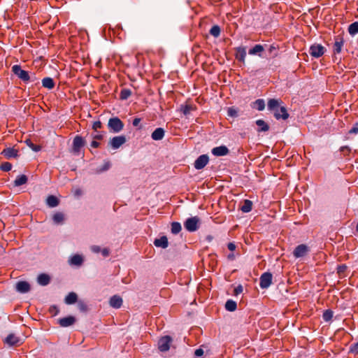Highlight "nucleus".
Wrapping results in <instances>:
<instances>
[{"label": "nucleus", "instance_id": "f257e3e1", "mask_svg": "<svg viewBox=\"0 0 358 358\" xmlns=\"http://www.w3.org/2000/svg\"><path fill=\"white\" fill-rule=\"evenodd\" d=\"M267 109L273 114L277 120H286L289 114L285 107L281 106V101L275 99H270L267 103Z\"/></svg>", "mask_w": 358, "mask_h": 358}, {"label": "nucleus", "instance_id": "f03ea898", "mask_svg": "<svg viewBox=\"0 0 358 358\" xmlns=\"http://www.w3.org/2000/svg\"><path fill=\"white\" fill-rule=\"evenodd\" d=\"M123 122L117 117H113L109 119L108 122V127L112 133H119L124 128Z\"/></svg>", "mask_w": 358, "mask_h": 358}, {"label": "nucleus", "instance_id": "7ed1b4c3", "mask_svg": "<svg viewBox=\"0 0 358 358\" xmlns=\"http://www.w3.org/2000/svg\"><path fill=\"white\" fill-rule=\"evenodd\" d=\"M12 72L24 83H27L31 80L28 71L22 69L20 65L15 64L12 66Z\"/></svg>", "mask_w": 358, "mask_h": 358}, {"label": "nucleus", "instance_id": "20e7f679", "mask_svg": "<svg viewBox=\"0 0 358 358\" xmlns=\"http://www.w3.org/2000/svg\"><path fill=\"white\" fill-rule=\"evenodd\" d=\"M200 220L197 216L192 217L184 222L185 228L190 232L196 231L199 227Z\"/></svg>", "mask_w": 358, "mask_h": 358}, {"label": "nucleus", "instance_id": "39448f33", "mask_svg": "<svg viewBox=\"0 0 358 358\" xmlns=\"http://www.w3.org/2000/svg\"><path fill=\"white\" fill-rule=\"evenodd\" d=\"M173 339L170 336H164L158 341V349L161 352H167L171 347Z\"/></svg>", "mask_w": 358, "mask_h": 358}, {"label": "nucleus", "instance_id": "423d86ee", "mask_svg": "<svg viewBox=\"0 0 358 358\" xmlns=\"http://www.w3.org/2000/svg\"><path fill=\"white\" fill-rule=\"evenodd\" d=\"M325 52V48L321 44L315 43L309 48V54L311 57L319 58L322 57Z\"/></svg>", "mask_w": 358, "mask_h": 358}, {"label": "nucleus", "instance_id": "0eeeda50", "mask_svg": "<svg viewBox=\"0 0 358 358\" xmlns=\"http://www.w3.org/2000/svg\"><path fill=\"white\" fill-rule=\"evenodd\" d=\"M85 145V139L81 136H76L73 140L72 152L74 154L78 155L80 152L81 148L84 147Z\"/></svg>", "mask_w": 358, "mask_h": 358}, {"label": "nucleus", "instance_id": "6e6552de", "mask_svg": "<svg viewBox=\"0 0 358 358\" xmlns=\"http://www.w3.org/2000/svg\"><path fill=\"white\" fill-rule=\"evenodd\" d=\"M310 252V248L306 244L299 245L293 251V255L296 258H301L306 256Z\"/></svg>", "mask_w": 358, "mask_h": 358}, {"label": "nucleus", "instance_id": "1a4fd4ad", "mask_svg": "<svg viewBox=\"0 0 358 358\" xmlns=\"http://www.w3.org/2000/svg\"><path fill=\"white\" fill-rule=\"evenodd\" d=\"M127 141V138L124 135L116 136L110 139L108 145L113 149H118Z\"/></svg>", "mask_w": 358, "mask_h": 358}, {"label": "nucleus", "instance_id": "9d476101", "mask_svg": "<svg viewBox=\"0 0 358 358\" xmlns=\"http://www.w3.org/2000/svg\"><path fill=\"white\" fill-rule=\"evenodd\" d=\"M273 275L270 272L262 273L259 278V286L262 289H267L271 284Z\"/></svg>", "mask_w": 358, "mask_h": 358}, {"label": "nucleus", "instance_id": "9b49d317", "mask_svg": "<svg viewBox=\"0 0 358 358\" xmlns=\"http://www.w3.org/2000/svg\"><path fill=\"white\" fill-rule=\"evenodd\" d=\"M209 162L207 155H200L194 162V166L196 169L200 170L203 169Z\"/></svg>", "mask_w": 358, "mask_h": 358}, {"label": "nucleus", "instance_id": "f8f14e48", "mask_svg": "<svg viewBox=\"0 0 358 358\" xmlns=\"http://www.w3.org/2000/svg\"><path fill=\"white\" fill-rule=\"evenodd\" d=\"M4 343L9 346H18L22 343L20 338L13 334H8Z\"/></svg>", "mask_w": 358, "mask_h": 358}, {"label": "nucleus", "instance_id": "ddd939ff", "mask_svg": "<svg viewBox=\"0 0 358 358\" xmlns=\"http://www.w3.org/2000/svg\"><path fill=\"white\" fill-rule=\"evenodd\" d=\"M344 45V39L341 36L335 37V41L333 46V51L334 54H339L341 52L342 48Z\"/></svg>", "mask_w": 358, "mask_h": 358}, {"label": "nucleus", "instance_id": "4468645a", "mask_svg": "<svg viewBox=\"0 0 358 358\" xmlns=\"http://www.w3.org/2000/svg\"><path fill=\"white\" fill-rule=\"evenodd\" d=\"M18 152V150L15 148H6L3 150L1 155L6 159H10L11 158H17L19 156Z\"/></svg>", "mask_w": 358, "mask_h": 358}, {"label": "nucleus", "instance_id": "2eb2a0df", "mask_svg": "<svg viewBox=\"0 0 358 358\" xmlns=\"http://www.w3.org/2000/svg\"><path fill=\"white\" fill-rule=\"evenodd\" d=\"M212 154L214 156L222 157L225 156L229 154V150L225 145H220L218 147H215L211 150Z\"/></svg>", "mask_w": 358, "mask_h": 358}, {"label": "nucleus", "instance_id": "dca6fc26", "mask_svg": "<svg viewBox=\"0 0 358 358\" xmlns=\"http://www.w3.org/2000/svg\"><path fill=\"white\" fill-rule=\"evenodd\" d=\"M76 322V318L73 316H67L59 319L58 324L62 327H68L73 325Z\"/></svg>", "mask_w": 358, "mask_h": 358}, {"label": "nucleus", "instance_id": "f3484780", "mask_svg": "<svg viewBox=\"0 0 358 358\" xmlns=\"http://www.w3.org/2000/svg\"><path fill=\"white\" fill-rule=\"evenodd\" d=\"M16 290L20 293H27L30 290V285L27 281H19L16 283Z\"/></svg>", "mask_w": 358, "mask_h": 358}, {"label": "nucleus", "instance_id": "a211bd4d", "mask_svg": "<svg viewBox=\"0 0 358 358\" xmlns=\"http://www.w3.org/2000/svg\"><path fill=\"white\" fill-rule=\"evenodd\" d=\"M246 50L244 47H238L236 49V59L243 63L245 62Z\"/></svg>", "mask_w": 358, "mask_h": 358}, {"label": "nucleus", "instance_id": "6ab92c4d", "mask_svg": "<svg viewBox=\"0 0 358 358\" xmlns=\"http://www.w3.org/2000/svg\"><path fill=\"white\" fill-rule=\"evenodd\" d=\"M110 306L114 308H119L122 305V299L117 295H114L110 299Z\"/></svg>", "mask_w": 358, "mask_h": 358}, {"label": "nucleus", "instance_id": "aec40b11", "mask_svg": "<svg viewBox=\"0 0 358 358\" xmlns=\"http://www.w3.org/2000/svg\"><path fill=\"white\" fill-rule=\"evenodd\" d=\"M165 134V131L163 128H157L151 134V137L155 141L162 140Z\"/></svg>", "mask_w": 358, "mask_h": 358}, {"label": "nucleus", "instance_id": "412c9836", "mask_svg": "<svg viewBox=\"0 0 358 358\" xmlns=\"http://www.w3.org/2000/svg\"><path fill=\"white\" fill-rule=\"evenodd\" d=\"M154 245L158 248H166L169 245V242L166 236H164L160 237L159 238H156L154 241Z\"/></svg>", "mask_w": 358, "mask_h": 358}, {"label": "nucleus", "instance_id": "4be33fe9", "mask_svg": "<svg viewBox=\"0 0 358 358\" xmlns=\"http://www.w3.org/2000/svg\"><path fill=\"white\" fill-rule=\"evenodd\" d=\"M255 123L257 126V131L258 132H265L269 130V125L264 120H257Z\"/></svg>", "mask_w": 358, "mask_h": 358}, {"label": "nucleus", "instance_id": "5701e85b", "mask_svg": "<svg viewBox=\"0 0 358 358\" xmlns=\"http://www.w3.org/2000/svg\"><path fill=\"white\" fill-rule=\"evenodd\" d=\"M37 282L40 285H48L50 282V276L46 273H41L37 278Z\"/></svg>", "mask_w": 358, "mask_h": 358}, {"label": "nucleus", "instance_id": "b1692460", "mask_svg": "<svg viewBox=\"0 0 358 358\" xmlns=\"http://www.w3.org/2000/svg\"><path fill=\"white\" fill-rule=\"evenodd\" d=\"M77 301H78V296L75 292H73L69 293L64 299L65 303H66L68 305L73 304L76 302H77Z\"/></svg>", "mask_w": 358, "mask_h": 358}, {"label": "nucleus", "instance_id": "393cba45", "mask_svg": "<svg viewBox=\"0 0 358 358\" xmlns=\"http://www.w3.org/2000/svg\"><path fill=\"white\" fill-rule=\"evenodd\" d=\"M55 82L52 78L46 77L42 80V85L48 90H52L55 87Z\"/></svg>", "mask_w": 358, "mask_h": 358}, {"label": "nucleus", "instance_id": "a878e982", "mask_svg": "<svg viewBox=\"0 0 358 358\" xmlns=\"http://www.w3.org/2000/svg\"><path fill=\"white\" fill-rule=\"evenodd\" d=\"M83 262V258L80 255H74L69 260L71 265L80 266Z\"/></svg>", "mask_w": 358, "mask_h": 358}, {"label": "nucleus", "instance_id": "bb28decb", "mask_svg": "<svg viewBox=\"0 0 358 358\" xmlns=\"http://www.w3.org/2000/svg\"><path fill=\"white\" fill-rule=\"evenodd\" d=\"M47 205L50 208L56 207L59 205V199L53 195L48 196L46 199Z\"/></svg>", "mask_w": 358, "mask_h": 358}, {"label": "nucleus", "instance_id": "cd10ccee", "mask_svg": "<svg viewBox=\"0 0 358 358\" xmlns=\"http://www.w3.org/2000/svg\"><path fill=\"white\" fill-rule=\"evenodd\" d=\"M252 107L259 111H262L265 108V102L262 99H257L252 103Z\"/></svg>", "mask_w": 358, "mask_h": 358}, {"label": "nucleus", "instance_id": "c85d7f7f", "mask_svg": "<svg viewBox=\"0 0 358 358\" xmlns=\"http://www.w3.org/2000/svg\"><path fill=\"white\" fill-rule=\"evenodd\" d=\"M52 220L56 224H62L64 221V215L63 213L57 212L53 215Z\"/></svg>", "mask_w": 358, "mask_h": 358}, {"label": "nucleus", "instance_id": "c756f323", "mask_svg": "<svg viewBox=\"0 0 358 358\" xmlns=\"http://www.w3.org/2000/svg\"><path fill=\"white\" fill-rule=\"evenodd\" d=\"M28 178L27 176L22 174L18 176L14 180V185L16 187L24 185L27 182Z\"/></svg>", "mask_w": 358, "mask_h": 358}, {"label": "nucleus", "instance_id": "7c9ffc66", "mask_svg": "<svg viewBox=\"0 0 358 358\" xmlns=\"http://www.w3.org/2000/svg\"><path fill=\"white\" fill-rule=\"evenodd\" d=\"M252 209V202L250 200H244L243 206L241 207V210L243 213H249Z\"/></svg>", "mask_w": 358, "mask_h": 358}, {"label": "nucleus", "instance_id": "2f4dec72", "mask_svg": "<svg viewBox=\"0 0 358 358\" xmlns=\"http://www.w3.org/2000/svg\"><path fill=\"white\" fill-rule=\"evenodd\" d=\"M264 47L263 45L260 44L255 45L252 48L249 50L248 53L250 55H260V53L264 51Z\"/></svg>", "mask_w": 358, "mask_h": 358}, {"label": "nucleus", "instance_id": "473e14b6", "mask_svg": "<svg viewBox=\"0 0 358 358\" xmlns=\"http://www.w3.org/2000/svg\"><path fill=\"white\" fill-rule=\"evenodd\" d=\"M225 308L227 310L230 312L236 310L237 308L236 302L231 299L227 300L225 303Z\"/></svg>", "mask_w": 358, "mask_h": 358}, {"label": "nucleus", "instance_id": "72a5a7b5", "mask_svg": "<svg viewBox=\"0 0 358 358\" xmlns=\"http://www.w3.org/2000/svg\"><path fill=\"white\" fill-rule=\"evenodd\" d=\"M348 32L351 36H355L358 34V22H355L350 24L348 27Z\"/></svg>", "mask_w": 358, "mask_h": 358}, {"label": "nucleus", "instance_id": "f704fd0d", "mask_svg": "<svg viewBox=\"0 0 358 358\" xmlns=\"http://www.w3.org/2000/svg\"><path fill=\"white\" fill-rule=\"evenodd\" d=\"M131 95V91L129 89L124 88L120 91V99L126 100Z\"/></svg>", "mask_w": 358, "mask_h": 358}, {"label": "nucleus", "instance_id": "c9c22d12", "mask_svg": "<svg viewBox=\"0 0 358 358\" xmlns=\"http://www.w3.org/2000/svg\"><path fill=\"white\" fill-rule=\"evenodd\" d=\"M171 233L172 234H177L182 229L181 224L179 222H173L171 224Z\"/></svg>", "mask_w": 358, "mask_h": 358}, {"label": "nucleus", "instance_id": "e433bc0d", "mask_svg": "<svg viewBox=\"0 0 358 358\" xmlns=\"http://www.w3.org/2000/svg\"><path fill=\"white\" fill-rule=\"evenodd\" d=\"M220 27L218 25H214L211 27L209 33L214 37L217 38L220 35Z\"/></svg>", "mask_w": 358, "mask_h": 358}, {"label": "nucleus", "instance_id": "4c0bfd02", "mask_svg": "<svg viewBox=\"0 0 358 358\" xmlns=\"http://www.w3.org/2000/svg\"><path fill=\"white\" fill-rule=\"evenodd\" d=\"M333 317V311L330 309H327L324 311L322 318L325 322H329Z\"/></svg>", "mask_w": 358, "mask_h": 358}, {"label": "nucleus", "instance_id": "58836bf2", "mask_svg": "<svg viewBox=\"0 0 358 358\" xmlns=\"http://www.w3.org/2000/svg\"><path fill=\"white\" fill-rule=\"evenodd\" d=\"M12 169V164L8 162L1 163L0 165V169L3 171L8 172Z\"/></svg>", "mask_w": 358, "mask_h": 358}, {"label": "nucleus", "instance_id": "ea45409f", "mask_svg": "<svg viewBox=\"0 0 358 358\" xmlns=\"http://www.w3.org/2000/svg\"><path fill=\"white\" fill-rule=\"evenodd\" d=\"M25 143L34 151L38 152L41 150V146L34 144L30 139H27Z\"/></svg>", "mask_w": 358, "mask_h": 358}, {"label": "nucleus", "instance_id": "a19ab883", "mask_svg": "<svg viewBox=\"0 0 358 358\" xmlns=\"http://www.w3.org/2000/svg\"><path fill=\"white\" fill-rule=\"evenodd\" d=\"M227 115L232 117H238V110L234 107H229L227 108Z\"/></svg>", "mask_w": 358, "mask_h": 358}, {"label": "nucleus", "instance_id": "79ce46f5", "mask_svg": "<svg viewBox=\"0 0 358 358\" xmlns=\"http://www.w3.org/2000/svg\"><path fill=\"white\" fill-rule=\"evenodd\" d=\"M78 308L80 311L85 313L88 310L87 305L83 301H79L78 304Z\"/></svg>", "mask_w": 358, "mask_h": 358}, {"label": "nucleus", "instance_id": "37998d69", "mask_svg": "<svg viewBox=\"0 0 358 358\" xmlns=\"http://www.w3.org/2000/svg\"><path fill=\"white\" fill-rule=\"evenodd\" d=\"M350 352L354 355H358V342L353 343L350 345Z\"/></svg>", "mask_w": 358, "mask_h": 358}, {"label": "nucleus", "instance_id": "c03bdc74", "mask_svg": "<svg viewBox=\"0 0 358 358\" xmlns=\"http://www.w3.org/2000/svg\"><path fill=\"white\" fill-rule=\"evenodd\" d=\"M49 312L53 315V316H55L57 315L59 312V308H57V306H52L50 307L49 308Z\"/></svg>", "mask_w": 358, "mask_h": 358}, {"label": "nucleus", "instance_id": "a18cd8bd", "mask_svg": "<svg viewBox=\"0 0 358 358\" xmlns=\"http://www.w3.org/2000/svg\"><path fill=\"white\" fill-rule=\"evenodd\" d=\"M191 110H192V107L189 105H185V106H181V111L183 113L184 115L189 114Z\"/></svg>", "mask_w": 358, "mask_h": 358}, {"label": "nucleus", "instance_id": "49530a36", "mask_svg": "<svg viewBox=\"0 0 358 358\" xmlns=\"http://www.w3.org/2000/svg\"><path fill=\"white\" fill-rule=\"evenodd\" d=\"M243 288L241 285H238L234 289V295L237 296L243 292Z\"/></svg>", "mask_w": 358, "mask_h": 358}, {"label": "nucleus", "instance_id": "de8ad7c7", "mask_svg": "<svg viewBox=\"0 0 358 358\" xmlns=\"http://www.w3.org/2000/svg\"><path fill=\"white\" fill-rule=\"evenodd\" d=\"M102 127V123L101 121H95L92 124V129L96 131Z\"/></svg>", "mask_w": 358, "mask_h": 358}, {"label": "nucleus", "instance_id": "09e8293b", "mask_svg": "<svg viewBox=\"0 0 358 358\" xmlns=\"http://www.w3.org/2000/svg\"><path fill=\"white\" fill-rule=\"evenodd\" d=\"M110 167V162L107 161L103 164L102 167L99 169V171L102 172V171H107L108 169H109Z\"/></svg>", "mask_w": 358, "mask_h": 358}, {"label": "nucleus", "instance_id": "8fccbe9b", "mask_svg": "<svg viewBox=\"0 0 358 358\" xmlns=\"http://www.w3.org/2000/svg\"><path fill=\"white\" fill-rule=\"evenodd\" d=\"M340 150L341 152H343V154L345 155H349L351 150L350 148L348 147V146H342L341 148H340Z\"/></svg>", "mask_w": 358, "mask_h": 358}, {"label": "nucleus", "instance_id": "3c124183", "mask_svg": "<svg viewBox=\"0 0 358 358\" xmlns=\"http://www.w3.org/2000/svg\"><path fill=\"white\" fill-rule=\"evenodd\" d=\"M358 133V122L355 123L352 129L349 131V134H357Z\"/></svg>", "mask_w": 358, "mask_h": 358}, {"label": "nucleus", "instance_id": "603ef678", "mask_svg": "<svg viewBox=\"0 0 358 358\" xmlns=\"http://www.w3.org/2000/svg\"><path fill=\"white\" fill-rule=\"evenodd\" d=\"M346 268H347V266L345 264L340 265L338 266L337 272H338V273L341 274V273L345 272Z\"/></svg>", "mask_w": 358, "mask_h": 358}, {"label": "nucleus", "instance_id": "864d4df0", "mask_svg": "<svg viewBox=\"0 0 358 358\" xmlns=\"http://www.w3.org/2000/svg\"><path fill=\"white\" fill-rule=\"evenodd\" d=\"M91 250L94 253H99V252H101V248L98 245H92L91 247Z\"/></svg>", "mask_w": 358, "mask_h": 358}, {"label": "nucleus", "instance_id": "5fc2aeb1", "mask_svg": "<svg viewBox=\"0 0 358 358\" xmlns=\"http://www.w3.org/2000/svg\"><path fill=\"white\" fill-rule=\"evenodd\" d=\"M102 255L105 257H108L110 254V251L108 248H105L101 250Z\"/></svg>", "mask_w": 358, "mask_h": 358}, {"label": "nucleus", "instance_id": "6e6d98bb", "mask_svg": "<svg viewBox=\"0 0 358 358\" xmlns=\"http://www.w3.org/2000/svg\"><path fill=\"white\" fill-rule=\"evenodd\" d=\"M92 138L94 140H101L103 138V135L102 133H97L95 135H93Z\"/></svg>", "mask_w": 358, "mask_h": 358}, {"label": "nucleus", "instance_id": "4d7b16f0", "mask_svg": "<svg viewBox=\"0 0 358 358\" xmlns=\"http://www.w3.org/2000/svg\"><path fill=\"white\" fill-rule=\"evenodd\" d=\"M100 145V143L96 141L93 139V141L90 143V146L93 148H97Z\"/></svg>", "mask_w": 358, "mask_h": 358}, {"label": "nucleus", "instance_id": "13d9d810", "mask_svg": "<svg viewBox=\"0 0 358 358\" xmlns=\"http://www.w3.org/2000/svg\"><path fill=\"white\" fill-rule=\"evenodd\" d=\"M141 121V119L139 118V117H135L134 120H133V122H132V124L134 127H137L138 126V124H140Z\"/></svg>", "mask_w": 358, "mask_h": 358}, {"label": "nucleus", "instance_id": "bf43d9fd", "mask_svg": "<svg viewBox=\"0 0 358 358\" xmlns=\"http://www.w3.org/2000/svg\"><path fill=\"white\" fill-rule=\"evenodd\" d=\"M227 248L229 250L234 251L236 247L234 243H229L227 245Z\"/></svg>", "mask_w": 358, "mask_h": 358}, {"label": "nucleus", "instance_id": "052dcab7", "mask_svg": "<svg viewBox=\"0 0 358 358\" xmlns=\"http://www.w3.org/2000/svg\"><path fill=\"white\" fill-rule=\"evenodd\" d=\"M203 350L201 348L196 349L194 352V355L196 357H200V356L203 355Z\"/></svg>", "mask_w": 358, "mask_h": 358}, {"label": "nucleus", "instance_id": "680f3d73", "mask_svg": "<svg viewBox=\"0 0 358 358\" xmlns=\"http://www.w3.org/2000/svg\"><path fill=\"white\" fill-rule=\"evenodd\" d=\"M213 239V236H211V235H208L206 237V240L208 241V242H210L212 241Z\"/></svg>", "mask_w": 358, "mask_h": 358}, {"label": "nucleus", "instance_id": "e2e57ef3", "mask_svg": "<svg viewBox=\"0 0 358 358\" xmlns=\"http://www.w3.org/2000/svg\"><path fill=\"white\" fill-rule=\"evenodd\" d=\"M228 259H234V254H229L228 255Z\"/></svg>", "mask_w": 358, "mask_h": 358}, {"label": "nucleus", "instance_id": "0e129e2a", "mask_svg": "<svg viewBox=\"0 0 358 358\" xmlns=\"http://www.w3.org/2000/svg\"><path fill=\"white\" fill-rule=\"evenodd\" d=\"M356 230H357V231L358 232V223H357V226H356Z\"/></svg>", "mask_w": 358, "mask_h": 358}, {"label": "nucleus", "instance_id": "69168bd1", "mask_svg": "<svg viewBox=\"0 0 358 358\" xmlns=\"http://www.w3.org/2000/svg\"><path fill=\"white\" fill-rule=\"evenodd\" d=\"M357 10H358V8H357Z\"/></svg>", "mask_w": 358, "mask_h": 358}]
</instances>
